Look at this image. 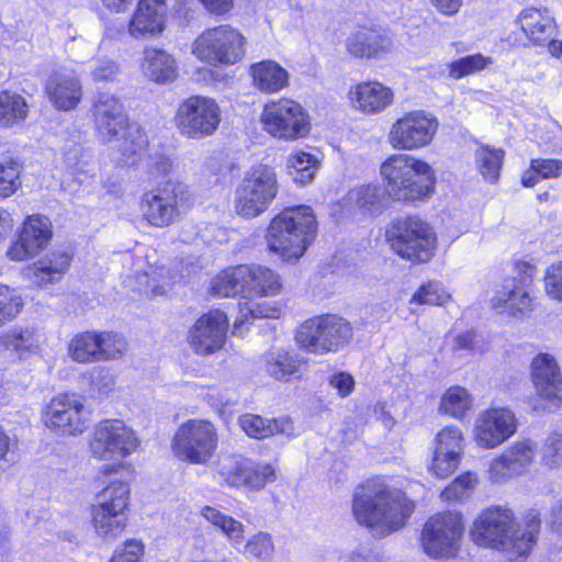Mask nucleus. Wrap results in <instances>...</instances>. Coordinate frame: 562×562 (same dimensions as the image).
Masks as SVG:
<instances>
[{"label": "nucleus", "mask_w": 562, "mask_h": 562, "mask_svg": "<svg viewBox=\"0 0 562 562\" xmlns=\"http://www.w3.org/2000/svg\"><path fill=\"white\" fill-rule=\"evenodd\" d=\"M464 526L461 515L441 513L431 517L422 531V546L427 555L435 559L453 557L463 536Z\"/></svg>", "instance_id": "4468645a"}, {"label": "nucleus", "mask_w": 562, "mask_h": 562, "mask_svg": "<svg viewBox=\"0 0 562 562\" xmlns=\"http://www.w3.org/2000/svg\"><path fill=\"white\" fill-rule=\"evenodd\" d=\"M221 123L220 106L212 98L192 95L184 100L176 114V124L182 135L201 139L214 134Z\"/></svg>", "instance_id": "2eb2a0df"}, {"label": "nucleus", "mask_w": 562, "mask_h": 562, "mask_svg": "<svg viewBox=\"0 0 562 562\" xmlns=\"http://www.w3.org/2000/svg\"><path fill=\"white\" fill-rule=\"evenodd\" d=\"M254 87L263 93H277L289 85V72L274 60H262L250 66Z\"/></svg>", "instance_id": "72a5a7b5"}, {"label": "nucleus", "mask_w": 562, "mask_h": 562, "mask_svg": "<svg viewBox=\"0 0 562 562\" xmlns=\"http://www.w3.org/2000/svg\"><path fill=\"white\" fill-rule=\"evenodd\" d=\"M212 14L223 15L233 8V0H199Z\"/></svg>", "instance_id": "774afa93"}, {"label": "nucleus", "mask_w": 562, "mask_h": 562, "mask_svg": "<svg viewBox=\"0 0 562 562\" xmlns=\"http://www.w3.org/2000/svg\"><path fill=\"white\" fill-rule=\"evenodd\" d=\"M165 29L164 8L139 1L133 14L128 32L134 38H148L158 36Z\"/></svg>", "instance_id": "2f4dec72"}, {"label": "nucleus", "mask_w": 562, "mask_h": 562, "mask_svg": "<svg viewBox=\"0 0 562 562\" xmlns=\"http://www.w3.org/2000/svg\"><path fill=\"white\" fill-rule=\"evenodd\" d=\"M249 296H273L280 293L282 283L280 277L271 269L262 266H248Z\"/></svg>", "instance_id": "4c0bfd02"}, {"label": "nucleus", "mask_w": 562, "mask_h": 562, "mask_svg": "<svg viewBox=\"0 0 562 562\" xmlns=\"http://www.w3.org/2000/svg\"><path fill=\"white\" fill-rule=\"evenodd\" d=\"M22 306V297L18 291L0 283V326L16 317Z\"/></svg>", "instance_id": "3c124183"}, {"label": "nucleus", "mask_w": 562, "mask_h": 562, "mask_svg": "<svg viewBox=\"0 0 562 562\" xmlns=\"http://www.w3.org/2000/svg\"><path fill=\"white\" fill-rule=\"evenodd\" d=\"M414 510V503L384 481L372 479L353 493L352 514L358 524L376 537H385L402 528Z\"/></svg>", "instance_id": "f257e3e1"}, {"label": "nucleus", "mask_w": 562, "mask_h": 562, "mask_svg": "<svg viewBox=\"0 0 562 562\" xmlns=\"http://www.w3.org/2000/svg\"><path fill=\"white\" fill-rule=\"evenodd\" d=\"M142 68L146 77L158 83L171 82L178 74L175 57L164 49L154 47L144 50Z\"/></svg>", "instance_id": "f704fd0d"}, {"label": "nucleus", "mask_w": 562, "mask_h": 562, "mask_svg": "<svg viewBox=\"0 0 562 562\" xmlns=\"http://www.w3.org/2000/svg\"><path fill=\"white\" fill-rule=\"evenodd\" d=\"M183 194L182 186L171 182L146 192L142 200L145 218L157 227L170 225L180 214Z\"/></svg>", "instance_id": "aec40b11"}, {"label": "nucleus", "mask_w": 562, "mask_h": 562, "mask_svg": "<svg viewBox=\"0 0 562 562\" xmlns=\"http://www.w3.org/2000/svg\"><path fill=\"white\" fill-rule=\"evenodd\" d=\"M69 356L77 362L101 361L98 333L86 331L75 336L68 347Z\"/></svg>", "instance_id": "ea45409f"}, {"label": "nucleus", "mask_w": 562, "mask_h": 562, "mask_svg": "<svg viewBox=\"0 0 562 562\" xmlns=\"http://www.w3.org/2000/svg\"><path fill=\"white\" fill-rule=\"evenodd\" d=\"M246 40L228 24L207 29L192 43V54L214 67L232 66L245 56Z\"/></svg>", "instance_id": "1a4fd4ad"}, {"label": "nucleus", "mask_w": 562, "mask_h": 562, "mask_svg": "<svg viewBox=\"0 0 562 562\" xmlns=\"http://www.w3.org/2000/svg\"><path fill=\"white\" fill-rule=\"evenodd\" d=\"M492 59L482 54L468 55L448 65L449 76L453 79H461L485 69Z\"/></svg>", "instance_id": "8fccbe9b"}, {"label": "nucleus", "mask_w": 562, "mask_h": 562, "mask_svg": "<svg viewBox=\"0 0 562 562\" xmlns=\"http://www.w3.org/2000/svg\"><path fill=\"white\" fill-rule=\"evenodd\" d=\"M27 115L24 98L15 92H0V125L4 127L19 124Z\"/></svg>", "instance_id": "37998d69"}, {"label": "nucleus", "mask_w": 562, "mask_h": 562, "mask_svg": "<svg viewBox=\"0 0 562 562\" xmlns=\"http://www.w3.org/2000/svg\"><path fill=\"white\" fill-rule=\"evenodd\" d=\"M190 271L180 263L170 266L150 267L149 270L138 273L136 280L139 284V292L146 295L157 296L165 294L171 285L181 281Z\"/></svg>", "instance_id": "c85d7f7f"}, {"label": "nucleus", "mask_w": 562, "mask_h": 562, "mask_svg": "<svg viewBox=\"0 0 562 562\" xmlns=\"http://www.w3.org/2000/svg\"><path fill=\"white\" fill-rule=\"evenodd\" d=\"M476 483V476L470 472H467L458 476L449 486H447L442 491L441 497L448 502L462 499L469 495Z\"/></svg>", "instance_id": "6e6d98bb"}, {"label": "nucleus", "mask_w": 562, "mask_h": 562, "mask_svg": "<svg viewBox=\"0 0 562 562\" xmlns=\"http://www.w3.org/2000/svg\"><path fill=\"white\" fill-rule=\"evenodd\" d=\"M217 441L213 424L203 419H190L178 427L171 441V449L181 461L205 464L214 454Z\"/></svg>", "instance_id": "ddd939ff"}, {"label": "nucleus", "mask_w": 562, "mask_h": 562, "mask_svg": "<svg viewBox=\"0 0 562 562\" xmlns=\"http://www.w3.org/2000/svg\"><path fill=\"white\" fill-rule=\"evenodd\" d=\"M248 265L231 267L218 273L212 281L213 293L220 296L241 294L238 303L239 315L234 322V330L250 319L277 318L280 311L270 304L259 303L249 296Z\"/></svg>", "instance_id": "423d86ee"}, {"label": "nucleus", "mask_w": 562, "mask_h": 562, "mask_svg": "<svg viewBox=\"0 0 562 562\" xmlns=\"http://www.w3.org/2000/svg\"><path fill=\"white\" fill-rule=\"evenodd\" d=\"M144 554V546L139 540H128L116 549L110 562H138Z\"/></svg>", "instance_id": "680f3d73"}, {"label": "nucleus", "mask_w": 562, "mask_h": 562, "mask_svg": "<svg viewBox=\"0 0 562 562\" xmlns=\"http://www.w3.org/2000/svg\"><path fill=\"white\" fill-rule=\"evenodd\" d=\"M517 430L515 414L508 408H490L475 419L474 440L480 448L494 449Z\"/></svg>", "instance_id": "6ab92c4d"}, {"label": "nucleus", "mask_w": 562, "mask_h": 562, "mask_svg": "<svg viewBox=\"0 0 562 562\" xmlns=\"http://www.w3.org/2000/svg\"><path fill=\"white\" fill-rule=\"evenodd\" d=\"M200 514L206 521L220 529L234 548L239 550L245 540L243 522L211 506H203Z\"/></svg>", "instance_id": "e433bc0d"}, {"label": "nucleus", "mask_w": 562, "mask_h": 562, "mask_svg": "<svg viewBox=\"0 0 562 562\" xmlns=\"http://www.w3.org/2000/svg\"><path fill=\"white\" fill-rule=\"evenodd\" d=\"M539 528L540 519L537 514H529L521 526L515 524L509 508L491 506L474 520L470 536L476 544L505 551L514 560L530 552Z\"/></svg>", "instance_id": "f03ea898"}, {"label": "nucleus", "mask_w": 562, "mask_h": 562, "mask_svg": "<svg viewBox=\"0 0 562 562\" xmlns=\"http://www.w3.org/2000/svg\"><path fill=\"white\" fill-rule=\"evenodd\" d=\"M247 460H232L228 463L221 464L220 475L231 486H245Z\"/></svg>", "instance_id": "13d9d810"}, {"label": "nucleus", "mask_w": 562, "mask_h": 562, "mask_svg": "<svg viewBox=\"0 0 562 562\" xmlns=\"http://www.w3.org/2000/svg\"><path fill=\"white\" fill-rule=\"evenodd\" d=\"M299 361L285 351H270L265 356L266 372L277 381H289L299 373Z\"/></svg>", "instance_id": "58836bf2"}, {"label": "nucleus", "mask_w": 562, "mask_h": 562, "mask_svg": "<svg viewBox=\"0 0 562 562\" xmlns=\"http://www.w3.org/2000/svg\"><path fill=\"white\" fill-rule=\"evenodd\" d=\"M119 74V66L111 59H95L91 65L90 76L94 82L113 81Z\"/></svg>", "instance_id": "052dcab7"}, {"label": "nucleus", "mask_w": 562, "mask_h": 562, "mask_svg": "<svg viewBox=\"0 0 562 562\" xmlns=\"http://www.w3.org/2000/svg\"><path fill=\"white\" fill-rule=\"evenodd\" d=\"M451 299L441 284L436 281H429L418 288L414 293L411 303L443 305Z\"/></svg>", "instance_id": "603ef678"}, {"label": "nucleus", "mask_w": 562, "mask_h": 562, "mask_svg": "<svg viewBox=\"0 0 562 562\" xmlns=\"http://www.w3.org/2000/svg\"><path fill=\"white\" fill-rule=\"evenodd\" d=\"M91 115L100 140L105 144L121 142L120 150L126 164H135L133 157L145 150L148 140L137 124L128 122L122 101L113 93L99 92L93 98Z\"/></svg>", "instance_id": "7ed1b4c3"}, {"label": "nucleus", "mask_w": 562, "mask_h": 562, "mask_svg": "<svg viewBox=\"0 0 562 562\" xmlns=\"http://www.w3.org/2000/svg\"><path fill=\"white\" fill-rule=\"evenodd\" d=\"M386 194L393 200L411 202L428 196L435 187L428 164L406 154L392 155L381 166Z\"/></svg>", "instance_id": "39448f33"}, {"label": "nucleus", "mask_w": 562, "mask_h": 562, "mask_svg": "<svg viewBox=\"0 0 562 562\" xmlns=\"http://www.w3.org/2000/svg\"><path fill=\"white\" fill-rule=\"evenodd\" d=\"M531 170L541 179L558 178L562 175V160L537 158L531 160Z\"/></svg>", "instance_id": "e2e57ef3"}, {"label": "nucleus", "mask_w": 562, "mask_h": 562, "mask_svg": "<svg viewBox=\"0 0 562 562\" xmlns=\"http://www.w3.org/2000/svg\"><path fill=\"white\" fill-rule=\"evenodd\" d=\"M504 159V150L481 146L475 151V162L483 178L488 182L498 179Z\"/></svg>", "instance_id": "de8ad7c7"}, {"label": "nucleus", "mask_w": 562, "mask_h": 562, "mask_svg": "<svg viewBox=\"0 0 562 562\" xmlns=\"http://www.w3.org/2000/svg\"><path fill=\"white\" fill-rule=\"evenodd\" d=\"M533 277L525 272L519 277L507 279L492 300L493 307L501 314L514 317L524 316L532 311Z\"/></svg>", "instance_id": "4be33fe9"}, {"label": "nucleus", "mask_w": 562, "mask_h": 562, "mask_svg": "<svg viewBox=\"0 0 562 562\" xmlns=\"http://www.w3.org/2000/svg\"><path fill=\"white\" fill-rule=\"evenodd\" d=\"M88 415L78 395L58 394L45 407L43 422L48 429L58 435L75 436L86 429Z\"/></svg>", "instance_id": "a211bd4d"}, {"label": "nucleus", "mask_w": 562, "mask_h": 562, "mask_svg": "<svg viewBox=\"0 0 562 562\" xmlns=\"http://www.w3.org/2000/svg\"><path fill=\"white\" fill-rule=\"evenodd\" d=\"M348 54L356 58H380L393 48L392 38L373 27H360L346 38Z\"/></svg>", "instance_id": "bb28decb"}, {"label": "nucleus", "mask_w": 562, "mask_h": 562, "mask_svg": "<svg viewBox=\"0 0 562 562\" xmlns=\"http://www.w3.org/2000/svg\"><path fill=\"white\" fill-rule=\"evenodd\" d=\"M538 443L529 438L517 440L508 446L501 456L493 459L488 468V479L493 483H504L522 474L537 456Z\"/></svg>", "instance_id": "412c9836"}, {"label": "nucleus", "mask_w": 562, "mask_h": 562, "mask_svg": "<svg viewBox=\"0 0 562 562\" xmlns=\"http://www.w3.org/2000/svg\"><path fill=\"white\" fill-rule=\"evenodd\" d=\"M437 130L435 116L422 110L411 111L391 125L387 142L397 150H416L429 145Z\"/></svg>", "instance_id": "dca6fc26"}, {"label": "nucleus", "mask_w": 562, "mask_h": 562, "mask_svg": "<svg viewBox=\"0 0 562 562\" xmlns=\"http://www.w3.org/2000/svg\"><path fill=\"white\" fill-rule=\"evenodd\" d=\"M243 554L261 562H269L274 554V543L269 533L259 531L244 544Z\"/></svg>", "instance_id": "09e8293b"}, {"label": "nucleus", "mask_w": 562, "mask_h": 562, "mask_svg": "<svg viewBox=\"0 0 562 562\" xmlns=\"http://www.w3.org/2000/svg\"><path fill=\"white\" fill-rule=\"evenodd\" d=\"M227 316L218 310L202 315L189 330L188 340L198 355L209 356L220 350L226 339Z\"/></svg>", "instance_id": "5701e85b"}, {"label": "nucleus", "mask_w": 562, "mask_h": 562, "mask_svg": "<svg viewBox=\"0 0 562 562\" xmlns=\"http://www.w3.org/2000/svg\"><path fill=\"white\" fill-rule=\"evenodd\" d=\"M342 562H382V559L371 548L359 544L344 557Z\"/></svg>", "instance_id": "0e129e2a"}, {"label": "nucleus", "mask_w": 562, "mask_h": 562, "mask_svg": "<svg viewBox=\"0 0 562 562\" xmlns=\"http://www.w3.org/2000/svg\"><path fill=\"white\" fill-rule=\"evenodd\" d=\"M245 486L254 490L263 487L268 482L276 480L274 469L269 464H255L247 460Z\"/></svg>", "instance_id": "5fc2aeb1"}, {"label": "nucleus", "mask_w": 562, "mask_h": 562, "mask_svg": "<svg viewBox=\"0 0 562 562\" xmlns=\"http://www.w3.org/2000/svg\"><path fill=\"white\" fill-rule=\"evenodd\" d=\"M135 431L121 419L98 423L89 436L88 448L99 461L121 462L138 447Z\"/></svg>", "instance_id": "f8f14e48"}, {"label": "nucleus", "mask_w": 562, "mask_h": 562, "mask_svg": "<svg viewBox=\"0 0 562 562\" xmlns=\"http://www.w3.org/2000/svg\"><path fill=\"white\" fill-rule=\"evenodd\" d=\"M541 460L549 469L562 467V432H553L547 437Z\"/></svg>", "instance_id": "4d7b16f0"}, {"label": "nucleus", "mask_w": 562, "mask_h": 562, "mask_svg": "<svg viewBox=\"0 0 562 562\" xmlns=\"http://www.w3.org/2000/svg\"><path fill=\"white\" fill-rule=\"evenodd\" d=\"M52 238L50 222L42 215L30 216L23 226L20 238L8 250L13 260H24L45 248Z\"/></svg>", "instance_id": "a878e982"}, {"label": "nucleus", "mask_w": 562, "mask_h": 562, "mask_svg": "<svg viewBox=\"0 0 562 562\" xmlns=\"http://www.w3.org/2000/svg\"><path fill=\"white\" fill-rule=\"evenodd\" d=\"M317 233V222L311 206L297 205L283 210L267 231L268 249L283 260H297Z\"/></svg>", "instance_id": "20e7f679"}, {"label": "nucleus", "mask_w": 562, "mask_h": 562, "mask_svg": "<svg viewBox=\"0 0 562 562\" xmlns=\"http://www.w3.org/2000/svg\"><path fill=\"white\" fill-rule=\"evenodd\" d=\"M130 487L123 481H114L97 495V503L91 507L92 526L105 541H112L125 529Z\"/></svg>", "instance_id": "9b49d317"}, {"label": "nucleus", "mask_w": 562, "mask_h": 562, "mask_svg": "<svg viewBox=\"0 0 562 562\" xmlns=\"http://www.w3.org/2000/svg\"><path fill=\"white\" fill-rule=\"evenodd\" d=\"M385 193V188L362 186L348 192V201L350 205H353L364 213H375L382 209Z\"/></svg>", "instance_id": "c03bdc74"}, {"label": "nucleus", "mask_w": 562, "mask_h": 562, "mask_svg": "<svg viewBox=\"0 0 562 562\" xmlns=\"http://www.w3.org/2000/svg\"><path fill=\"white\" fill-rule=\"evenodd\" d=\"M147 168L148 172L154 177L166 176L171 168V162L165 155H156L149 158Z\"/></svg>", "instance_id": "338daca9"}, {"label": "nucleus", "mask_w": 562, "mask_h": 562, "mask_svg": "<svg viewBox=\"0 0 562 562\" xmlns=\"http://www.w3.org/2000/svg\"><path fill=\"white\" fill-rule=\"evenodd\" d=\"M462 432L457 426L441 429L435 439L431 471L438 477H447L458 468L462 453Z\"/></svg>", "instance_id": "393cba45"}, {"label": "nucleus", "mask_w": 562, "mask_h": 562, "mask_svg": "<svg viewBox=\"0 0 562 562\" xmlns=\"http://www.w3.org/2000/svg\"><path fill=\"white\" fill-rule=\"evenodd\" d=\"M71 255L66 250L53 251L37 262L32 269L33 281L38 285L54 283L65 274L71 262Z\"/></svg>", "instance_id": "c9c22d12"}, {"label": "nucleus", "mask_w": 562, "mask_h": 562, "mask_svg": "<svg viewBox=\"0 0 562 562\" xmlns=\"http://www.w3.org/2000/svg\"><path fill=\"white\" fill-rule=\"evenodd\" d=\"M40 337L29 328H13L0 335V344L8 350L19 353L20 358L25 352H35L40 348Z\"/></svg>", "instance_id": "a18cd8bd"}, {"label": "nucleus", "mask_w": 562, "mask_h": 562, "mask_svg": "<svg viewBox=\"0 0 562 562\" xmlns=\"http://www.w3.org/2000/svg\"><path fill=\"white\" fill-rule=\"evenodd\" d=\"M352 105L366 114H375L385 110L393 102L390 88L376 81L362 82L349 91Z\"/></svg>", "instance_id": "c756f323"}, {"label": "nucleus", "mask_w": 562, "mask_h": 562, "mask_svg": "<svg viewBox=\"0 0 562 562\" xmlns=\"http://www.w3.org/2000/svg\"><path fill=\"white\" fill-rule=\"evenodd\" d=\"M319 166L318 158L310 153L296 151L288 157L286 168L293 180L300 184L310 183Z\"/></svg>", "instance_id": "79ce46f5"}, {"label": "nucleus", "mask_w": 562, "mask_h": 562, "mask_svg": "<svg viewBox=\"0 0 562 562\" xmlns=\"http://www.w3.org/2000/svg\"><path fill=\"white\" fill-rule=\"evenodd\" d=\"M239 425L247 436L257 439H263L277 434L288 437L294 435L293 422L288 416L268 419L259 415L245 414L239 417Z\"/></svg>", "instance_id": "473e14b6"}, {"label": "nucleus", "mask_w": 562, "mask_h": 562, "mask_svg": "<svg viewBox=\"0 0 562 562\" xmlns=\"http://www.w3.org/2000/svg\"><path fill=\"white\" fill-rule=\"evenodd\" d=\"M353 336L349 322L327 314L305 321L295 334L297 345L313 353L335 352L347 345Z\"/></svg>", "instance_id": "6e6552de"}, {"label": "nucleus", "mask_w": 562, "mask_h": 562, "mask_svg": "<svg viewBox=\"0 0 562 562\" xmlns=\"http://www.w3.org/2000/svg\"><path fill=\"white\" fill-rule=\"evenodd\" d=\"M49 101L56 109L71 111L82 99V87L75 74L55 72L45 86Z\"/></svg>", "instance_id": "cd10ccee"}, {"label": "nucleus", "mask_w": 562, "mask_h": 562, "mask_svg": "<svg viewBox=\"0 0 562 562\" xmlns=\"http://www.w3.org/2000/svg\"><path fill=\"white\" fill-rule=\"evenodd\" d=\"M393 250L402 258L426 262L435 255L437 238L431 226L417 216H406L393 222L387 231Z\"/></svg>", "instance_id": "9d476101"}, {"label": "nucleus", "mask_w": 562, "mask_h": 562, "mask_svg": "<svg viewBox=\"0 0 562 562\" xmlns=\"http://www.w3.org/2000/svg\"><path fill=\"white\" fill-rule=\"evenodd\" d=\"M22 164L12 154L0 156V198L5 199L14 194L22 184Z\"/></svg>", "instance_id": "a19ab883"}, {"label": "nucleus", "mask_w": 562, "mask_h": 562, "mask_svg": "<svg viewBox=\"0 0 562 562\" xmlns=\"http://www.w3.org/2000/svg\"><path fill=\"white\" fill-rule=\"evenodd\" d=\"M98 340H100L101 361L115 359L127 349L125 338L117 333H98Z\"/></svg>", "instance_id": "864d4df0"}, {"label": "nucleus", "mask_w": 562, "mask_h": 562, "mask_svg": "<svg viewBox=\"0 0 562 562\" xmlns=\"http://www.w3.org/2000/svg\"><path fill=\"white\" fill-rule=\"evenodd\" d=\"M543 282L547 295L552 300L562 301V262L547 268Z\"/></svg>", "instance_id": "bf43d9fd"}, {"label": "nucleus", "mask_w": 562, "mask_h": 562, "mask_svg": "<svg viewBox=\"0 0 562 562\" xmlns=\"http://www.w3.org/2000/svg\"><path fill=\"white\" fill-rule=\"evenodd\" d=\"M262 122L268 133L285 140L304 137L310 131L308 116L303 106L290 99L266 104Z\"/></svg>", "instance_id": "f3484780"}, {"label": "nucleus", "mask_w": 562, "mask_h": 562, "mask_svg": "<svg viewBox=\"0 0 562 562\" xmlns=\"http://www.w3.org/2000/svg\"><path fill=\"white\" fill-rule=\"evenodd\" d=\"M329 384L337 390L338 394L342 397L349 395L355 385L353 378L346 372L334 373L329 379Z\"/></svg>", "instance_id": "69168bd1"}, {"label": "nucleus", "mask_w": 562, "mask_h": 562, "mask_svg": "<svg viewBox=\"0 0 562 562\" xmlns=\"http://www.w3.org/2000/svg\"><path fill=\"white\" fill-rule=\"evenodd\" d=\"M276 171L265 165L250 168L235 190V212L246 218L263 213L278 193Z\"/></svg>", "instance_id": "0eeeda50"}, {"label": "nucleus", "mask_w": 562, "mask_h": 562, "mask_svg": "<svg viewBox=\"0 0 562 562\" xmlns=\"http://www.w3.org/2000/svg\"><path fill=\"white\" fill-rule=\"evenodd\" d=\"M517 23L526 36L537 45L547 44L557 31L555 21L547 9L526 8L519 13Z\"/></svg>", "instance_id": "7c9ffc66"}, {"label": "nucleus", "mask_w": 562, "mask_h": 562, "mask_svg": "<svg viewBox=\"0 0 562 562\" xmlns=\"http://www.w3.org/2000/svg\"><path fill=\"white\" fill-rule=\"evenodd\" d=\"M531 380L539 397L554 407L562 405V373L552 355L539 353L531 362Z\"/></svg>", "instance_id": "b1692460"}, {"label": "nucleus", "mask_w": 562, "mask_h": 562, "mask_svg": "<svg viewBox=\"0 0 562 562\" xmlns=\"http://www.w3.org/2000/svg\"><path fill=\"white\" fill-rule=\"evenodd\" d=\"M472 407V397L465 387H449L441 397L440 411L454 418H462Z\"/></svg>", "instance_id": "49530a36"}]
</instances>
